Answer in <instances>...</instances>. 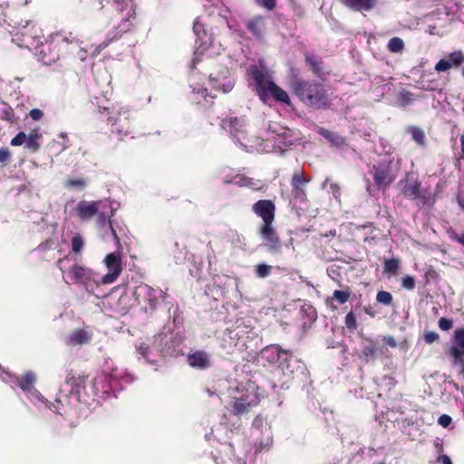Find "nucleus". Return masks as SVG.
Returning <instances> with one entry per match:
<instances>
[{
	"mask_svg": "<svg viewBox=\"0 0 464 464\" xmlns=\"http://www.w3.org/2000/svg\"><path fill=\"white\" fill-rule=\"evenodd\" d=\"M345 325L349 330H355L357 327L356 317L353 312H350L345 316Z\"/></svg>",
	"mask_w": 464,
	"mask_h": 464,
	"instance_id": "obj_41",
	"label": "nucleus"
},
{
	"mask_svg": "<svg viewBox=\"0 0 464 464\" xmlns=\"http://www.w3.org/2000/svg\"><path fill=\"white\" fill-rule=\"evenodd\" d=\"M119 27H120V32L118 34H114L107 43L102 44V46L100 45L101 48H104L105 46H107L109 44L110 42H111L112 40L117 38L120 35V34H122L123 32H126L130 29V24L129 18L123 19L121 24L119 25Z\"/></svg>",
	"mask_w": 464,
	"mask_h": 464,
	"instance_id": "obj_35",
	"label": "nucleus"
},
{
	"mask_svg": "<svg viewBox=\"0 0 464 464\" xmlns=\"http://www.w3.org/2000/svg\"><path fill=\"white\" fill-rule=\"evenodd\" d=\"M193 31L197 36V49L191 63L190 80H196V71L204 70L213 64V58L222 52L220 44L214 43L213 34L206 24L197 18L194 22Z\"/></svg>",
	"mask_w": 464,
	"mask_h": 464,
	"instance_id": "obj_1",
	"label": "nucleus"
},
{
	"mask_svg": "<svg viewBox=\"0 0 464 464\" xmlns=\"http://www.w3.org/2000/svg\"><path fill=\"white\" fill-rule=\"evenodd\" d=\"M308 180L304 178L302 172L296 171L294 173L292 178V187L295 198H300L303 199L304 196V188Z\"/></svg>",
	"mask_w": 464,
	"mask_h": 464,
	"instance_id": "obj_25",
	"label": "nucleus"
},
{
	"mask_svg": "<svg viewBox=\"0 0 464 464\" xmlns=\"http://www.w3.org/2000/svg\"><path fill=\"white\" fill-rule=\"evenodd\" d=\"M224 182L226 183H233V184H236L237 186H241V187H244V186H251L252 185V180L246 177H244L240 174H237L235 175L232 179H228L227 177H225L224 178Z\"/></svg>",
	"mask_w": 464,
	"mask_h": 464,
	"instance_id": "obj_30",
	"label": "nucleus"
},
{
	"mask_svg": "<svg viewBox=\"0 0 464 464\" xmlns=\"http://www.w3.org/2000/svg\"><path fill=\"white\" fill-rule=\"evenodd\" d=\"M400 261L396 258L389 259L384 264V271L390 273H396L399 268Z\"/></svg>",
	"mask_w": 464,
	"mask_h": 464,
	"instance_id": "obj_39",
	"label": "nucleus"
},
{
	"mask_svg": "<svg viewBox=\"0 0 464 464\" xmlns=\"http://www.w3.org/2000/svg\"><path fill=\"white\" fill-rule=\"evenodd\" d=\"M193 88V92L195 93V102H197L198 103H201V98L203 99H206L207 98V89H200V88H197L195 86L192 87Z\"/></svg>",
	"mask_w": 464,
	"mask_h": 464,
	"instance_id": "obj_44",
	"label": "nucleus"
},
{
	"mask_svg": "<svg viewBox=\"0 0 464 464\" xmlns=\"http://www.w3.org/2000/svg\"><path fill=\"white\" fill-rule=\"evenodd\" d=\"M372 175L376 185L380 188H387L394 179L390 165L374 167Z\"/></svg>",
	"mask_w": 464,
	"mask_h": 464,
	"instance_id": "obj_20",
	"label": "nucleus"
},
{
	"mask_svg": "<svg viewBox=\"0 0 464 464\" xmlns=\"http://www.w3.org/2000/svg\"><path fill=\"white\" fill-rule=\"evenodd\" d=\"M455 362H462L464 355V329H457L455 331V344L451 349Z\"/></svg>",
	"mask_w": 464,
	"mask_h": 464,
	"instance_id": "obj_24",
	"label": "nucleus"
},
{
	"mask_svg": "<svg viewBox=\"0 0 464 464\" xmlns=\"http://www.w3.org/2000/svg\"><path fill=\"white\" fill-rule=\"evenodd\" d=\"M452 321L445 317L439 320V327L443 331H448L452 327Z\"/></svg>",
	"mask_w": 464,
	"mask_h": 464,
	"instance_id": "obj_46",
	"label": "nucleus"
},
{
	"mask_svg": "<svg viewBox=\"0 0 464 464\" xmlns=\"http://www.w3.org/2000/svg\"><path fill=\"white\" fill-rule=\"evenodd\" d=\"M188 364L196 369L205 370L211 366V356L204 351H195L188 354Z\"/></svg>",
	"mask_w": 464,
	"mask_h": 464,
	"instance_id": "obj_19",
	"label": "nucleus"
},
{
	"mask_svg": "<svg viewBox=\"0 0 464 464\" xmlns=\"http://www.w3.org/2000/svg\"><path fill=\"white\" fill-rule=\"evenodd\" d=\"M421 89H423V90H434L435 87L434 86H428V87H421Z\"/></svg>",
	"mask_w": 464,
	"mask_h": 464,
	"instance_id": "obj_60",
	"label": "nucleus"
},
{
	"mask_svg": "<svg viewBox=\"0 0 464 464\" xmlns=\"http://www.w3.org/2000/svg\"><path fill=\"white\" fill-rule=\"evenodd\" d=\"M87 180L83 178H70L64 181V187L72 189L82 191L87 186Z\"/></svg>",
	"mask_w": 464,
	"mask_h": 464,
	"instance_id": "obj_28",
	"label": "nucleus"
},
{
	"mask_svg": "<svg viewBox=\"0 0 464 464\" xmlns=\"http://www.w3.org/2000/svg\"><path fill=\"white\" fill-rule=\"evenodd\" d=\"M439 339V334L435 332H428L424 334V340L428 343H431Z\"/></svg>",
	"mask_w": 464,
	"mask_h": 464,
	"instance_id": "obj_47",
	"label": "nucleus"
},
{
	"mask_svg": "<svg viewBox=\"0 0 464 464\" xmlns=\"http://www.w3.org/2000/svg\"><path fill=\"white\" fill-rule=\"evenodd\" d=\"M261 357L270 364L284 368V364L287 362L289 354L287 352L281 350L278 346L271 345L262 350Z\"/></svg>",
	"mask_w": 464,
	"mask_h": 464,
	"instance_id": "obj_16",
	"label": "nucleus"
},
{
	"mask_svg": "<svg viewBox=\"0 0 464 464\" xmlns=\"http://www.w3.org/2000/svg\"><path fill=\"white\" fill-rule=\"evenodd\" d=\"M413 101H415V96L413 93L410 92H407V91H402L399 93L398 95V102L400 103V105L401 106H406V105H409L411 104Z\"/></svg>",
	"mask_w": 464,
	"mask_h": 464,
	"instance_id": "obj_34",
	"label": "nucleus"
},
{
	"mask_svg": "<svg viewBox=\"0 0 464 464\" xmlns=\"http://www.w3.org/2000/svg\"><path fill=\"white\" fill-rule=\"evenodd\" d=\"M41 59H42L43 63H45V64H49V63H52V61L54 60V58L53 59L45 60L44 56H42Z\"/></svg>",
	"mask_w": 464,
	"mask_h": 464,
	"instance_id": "obj_58",
	"label": "nucleus"
},
{
	"mask_svg": "<svg viewBox=\"0 0 464 464\" xmlns=\"http://www.w3.org/2000/svg\"><path fill=\"white\" fill-rule=\"evenodd\" d=\"M295 92L307 105L317 108L327 105V98L324 95L323 88L318 84L298 82L295 84Z\"/></svg>",
	"mask_w": 464,
	"mask_h": 464,
	"instance_id": "obj_7",
	"label": "nucleus"
},
{
	"mask_svg": "<svg viewBox=\"0 0 464 464\" xmlns=\"http://www.w3.org/2000/svg\"><path fill=\"white\" fill-rule=\"evenodd\" d=\"M306 60L311 64V66L313 67V69L315 72L319 71V63L318 62H316L314 58H307Z\"/></svg>",
	"mask_w": 464,
	"mask_h": 464,
	"instance_id": "obj_52",
	"label": "nucleus"
},
{
	"mask_svg": "<svg viewBox=\"0 0 464 464\" xmlns=\"http://www.w3.org/2000/svg\"><path fill=\"white\" fill-rule=\"evenodd\" d=\"M420 184L417 179L411 178L405 180L402 192L406 197L417 198L419 196Z\"/></svg>",
	"mask_w": 464,
	"mask_h": 464,
	"instance_id": "obj_27",
	"label": "nucleus"
},
{
	"mask_svg": "<svg viewBox=\"0 0 464 464\" xmlns=\"http://www.w3.org/2000/svg\"><path fill=\"white\" fill-rule=\"evenodd\" d=\"M292 131L280 124L274 122L268 127V135L274 141L273 148L283 150L282 146L288 147L293 144L291 138Z\"/></svg>",
	"mask_w": 464,
	"mask_h": 464,
	"instance_id": "obj_12",
	"label": "nucleus"
},
{
	"mask_svg": "<svg viewBox=\"0 0 464 464\" xmlns=\"http://www.w3.org/2000/svg\"><path fill=\"white\" fill-rule=\"evenodd\" d=\"M256 272L258 277L265 278L270 275L271 266L266 264H258L256 266Z\"/></svg>",
	"mask_w": 464,
	"mask_h": 464,
	"instance_id": "obj_38",
	"label": "nucleus"
},
{
	"mask_svg": "<svg viewBox=\"0 0 464 464\" xmlns=\"http://www.w3.org/2000/svg\"><path fill=\"white\" fill-rule=\"evenodd\" d=\"M113 215V209L111 210V215H107L105 212L102 211L98 213V217L96 219V225L98 228L102 231V236L105 237L107 233H111L116 243H120V239L113 229L111 222L110 217Z\"/></svg>",
	"mask_w": 464,
	"mask_h": 464,
	"instance_id": "obj_21",
	"label": "nucleus"
},
{
	"mask_svg": "<svg viewBox=\"0 0 464 464\" xmlns=\"http://www.w3.org/2000/svg\"><path fill=\"white\" fill-rule=\"evenodd\" d=\"M69 36L71 37V39L69 37L63 36V41L72 43L75 40V38L72 36V34H70Z\"/></svg>",
	"mask_w": 464,
	"mask_h": 464,
	"instance_id": "obj_56",
	"label": "nucleus"
},
{
	"mask_svg": "<svg viewBox=\"0 0 464 464\" xmlns=\"http://www.w3.org/2000/svg\"><path fill=\"white\" fill-rule=\"evenodd\" d=\"M103 264L107 273L102 277L101 282L104 285L114 283L123 270L121 254L117 251L106 255Z\"/></svg>",
	"mask_w": 464,
	"mask_h": 464,
	"instance_id": "obj_9",
	"label": "nucleus"
},
{
	"mask_svg": "<svg viewBox=\"0 0 464 464\" xmlns=\"http://www.w3.org/2000/svg\"><path fill=\"white\" fill-rule=\"evenodd\" d=\"M10 158V152L7 148L0 149V163L5 162Z\"/></svg>",
	"mask_w": 464,
	"mask_h": 464,
	"instance_id": "obj_51",
	"label": "nucleus"
},
{
	"mask_svg": "<svg viewBox=\"0 0 464 464\" xmlns=\"http://www.w3.org/2000/svg\"><path fill=\"white\" fill-rule=\"evenodd\" d=\"M29 115L34 121H39L44 116V112L39 109H32Z\"/></svg>",
	"mask_w": 464,
	"mask_h": 464,
	"instance_id": "obj_49",
	"label": "nucleus"
},
{
	"mask_svg": "<svg viewBox=\"0 0 464 464\" xmlns=\"http://www.w3.org/2000/svg\"><path fill=\"white\" fill-rule=\"evenodd\" d=\"M342 4L354 11H370L378 0H341Z\"/></svg>",
	"mask_w": 464,
	"mask_h": 464,
	"instance_id": "obj_23",
	"label": "nucleus"
},
{
	"mask_svg": "<svg viewBox=\"0 0 464 464\" xmlns=\"http://www.w3.org/2000/svg\"><path fill=\"white\" fill-rule=\"evenodd\" d=\"M12 34V41L20 47L37 50L42 43V30L31 21L21 22Z\"/></svg>",
	"mask_w": 464,
	"mask_h": 464,
	"instance_id": "obj_5",
	"label": "nucleus"
},
{
	"mask_svg": "<svg viewBox=\"0 0 464 464\" xmlns=\"http://www.w3.org/2000/svg\"><path fill=\"white\" fill-rule=\"evenodd\" d=\"M318 132L336 146H342L344 144L343 138L337 135L336 133L331 132L330 130L324 129H320Z\"/></svg>",
	"mask_w": 464,
	"mask_h": 464,
	"instance_id": "obj_29",
	"label": "nucleus"
},
{
	"mask_svg": "<svg viewBox=\"0 0 464 464\" xmlns=\"http://www.w3.org/2000/svg\"><path fill=\"white\" fill-rule=\"evenodd\" d=\"M247 28L252 34L259 37L263 30V21L261 18H255L247 23Z\"/></svg>",
	"mask_w": 464,
	"mask_h": 464,
	"instance_id": "obj_31",
	"label": "nucleus"
},
{
	"mask_svg": "<svg viewBox=\"0 0 464 464\" xmlns=\"http://www.w3.org/2000/svg\"><path fill=\"white\" fill-rule=\"evenodd\" d=\"M252 209L262 218L263 224L272 225L275 219L276 206L271 200H258L253 205Z\"/></svg>",
	"mask_w": 464,
	"mask_h": 464,
	"instance_id": "obj_18",
	"label": "nucleus"
},
{
	"mask_svg": "<svg viewBox=\"0 0 464 464\" xmlns=\"http://www.w3.org/2000/svg\"><path fill=\"white\" fill-rule=\"evenodd\" d=\"M155 342L140 340L135 343V349L138 355L142 357L147 363L157 365L161 357V352L154 347Z\"/></svg>",
	"mask_w": 464,
	"mask_h": 464,
	"instance_id": "obj_14",
	"label": "nucleus"
},
{
	"mask_svg": "<svg viewBox=\"0 0 464 464\" xmlns=\"http://www.w3.org/2000/svg\"><path fill=\"white\" fill-rule=\"evenodd\" d=\"M270 444H271V439L268 437V438L266 439V446H269Z\"/></svg>",
	"mask_w": 464,
	"mask_h": 464,
	"instance_id": "obj_61",
	"label": "nucleus"
},
{
	"mask_svg": "<svg viewBox=\"0 0 464 464\" xmlns=\"http://www.w3.org/2000/svg\"><path fill=\"white\" fill-rule=\"evenodd\" d=\"M459 363H461V370H460V374L462 375V377L464 378V362H458Z\"/></svg>",
	"mask_w": 464,
	"mask_h": 464,
	"instance_id": "obj_59",
	"label": "nucleus"
},
{
	"mask_svg": "<svg viewBox=\"0 0 464 464\" xmlns=\"http://www.w3.org/2000/svg\"><path fill=\"white\" fill-rule=\"evenodd\" d=\"M208 82L210 86L224 93L229 92L234 87V80L227 69H221L217 72L208 73Z\"/></svg>",
	"mask_w": 464,
	"mask_h": 464,
	"instance_id": "obj_11",
	"label": "nucleus"
},
{
	"mask_svg": "<svg viewBox=\"0 0 464 464\" xmlns=\"http://www.w3.org/2000/svg\"><path fill=\"white\" fill-rule=\"evenodd\" d=\"M438 461H440L442 464H452L450 459L447 455H441L438 458Z\"/></svg>",
	"mask_w": 464,
	"mask_h": 464,
	"instance_id": "obj_53",
	"label": "nucleus"
},
{
	"mask_svg": "<svg viewBox=\"0 0 464 464\" xmlns=\"http://www.w3.org/2000/svg\"><path fill=\"white\" fill-rule=\"evenodd\" d=\"M260 235L265 246L269 251L274 253L280 251L281 243L273 225L262 224L260 227Z\"/></svg>",
	"mask_w": 464,
	"mask_h": 464,
	"instance_id": "obj_17",
	"label": "nucleus"
},
{
	"mask_svg": "<svg viewBox=\"0 0 464 464\" xmlns=\"http://www.w3.org/2000/svg\"><path fill=\"white\" fill-rule=\"evenodd\" d=\"M224 128L227 129L231 135L240 143L242 147L247 150H257L261 152H269L270 146L266 143L263 145V141L258 137H248L247 131L245 130L243 121L239 119H230L224 121Z\"/></svg>",
	"mask_w": 464,
	"mask_h": 464,
	"instance_id": "obj_4",
	"label": "nucleus"
},
{
	"mask_svg": "<svg viewBox=\"0 0 464 464\" xmlns=\"http://www.w3.org/2000/svg\"><path fill=\"white\" fill-rule=\"evenodd\" d=\"M105 201H86L82 200L77 203L73 209V215L82 221H87L94 217L100 209L105 206Z\"/></svg>",
	"mask_w": 464,
	"mask_h": 464,
	"instance_id": "obj_13",
	"label": "nucleus"
},
{
	"mask_svg": "<svg viewBox=\"0 0 464 464\" xmlns=\"http://www.w3.org/2000/svg\"><path fill=\"white\" fill-rule=\"evenodd\" d=\"M256 2L267 9H273L276 5V0H256Z\"/></svg>",
	"mask_w": 464,
	"mask_h": 464,
	"instance_id": "obj_50",
	"label": "nucleus"
},
{
	"mask_svg": "<svg viewBox=\"0 0 464 464\" xmlns=\"http://www.w3.org/2000/svg\"><path fill=\"white\" fill-rule=\"evenodd\" d=\"M53 411H56L57 412H59L55 406H53Z\"/></svg>",
	"mask_w": 464,
	"mask_h": 464,
	"instance_id": "obj_64",
	"label": "nucleus"
},
{
	"mask_svg": "<svg viewBox=\"0 0 464 464\" xmlns=\"http://www.w3.org/2000/svg\"><path fill=\"white\" fill-rule=\"evenodd\" d=\"M410 133L411 135V138L418 143V144H423L425 140L424 132L418 128L412 127L410 129Z\"/></svg>",
	"mask_w": 464,
	"mask_h": 464,
	"instance_id": "obj_36",
	"label": "nucleus"
},
{
	"mask_svg": "<svg viewBox=\"0 0 464 464\" xmlns=\"http://www.w3.org/2000/svg\"><path fill=\"white\" fill-rule=\"evenodd\" d=\"M458 202L460 208L464 210V198H459Z\"/></svg>",
	"mask_w": 464,
	"mask_h": 464,
	"instance_id": "obj_57",
	"label": "nucleus"
},
{
	"mask_svg": "<svg viewBox=\"0 0 464 464\" xmlns=\"http://www.w3.org/2000/svg\"><path fill=\"white\" fill-rule=\"evenodd\" d=\"M84 246L83 238L80 235H75L72 238V249L75 253H79L82 250Z\"/></svg>",
	"mask_w": 464,
	"mask_h": 464,
	"instance_id": "obj_37",
	"label": "nucleus"
},
{
	"mask_svg": "<svg viewBox=\"0 0 464 464\" xmlns=\"http://www.w3.org/2000/svg\"><path fill=\"white\" fill-rule=\"evenodd\" d=\"M66 261L67 258L60 259L58 261V266L63 273V278L65 283L80 284L86 289L95 283L94 272L92 269L78 264H74L67 269L65 266Z\"/></svg>",
	"mask_w": 464,
	"mask_h": 464,
	"instance_id": "obj_6",
	"label": "nucleus"
},
{
	"mask_svg": "<svg viewBox=\"0 0 464 464\" xmlns=\"http://www.w3.org/2000/svg\"><path fill=\"white\" fill-rule=\"evenodd\" d=\"M376 300L384 304H390L392 301V296L389 292L380 291L376 295Z\"/></svg>",
	"mask_w": 464,
	"mask_h": 464,
	"instance_id": "obj_40",
	"label": "nucleus"
},
{
	"mask_svg": "<svg viewBox=\"0 0 464 464\" xmlns=\"http://www.w3.org/2000/svg\"><path fill=\"white\" fill-rule=\"evenodd\" d=\"M92 334L86 330H76L68 337L67 343L72 345L83 344L91 340Z\"/></svg>",
	"mask_w": 464,
	"mask_h": 464,
	"instance_id": "obj_26",
	"label": "nucleus"
},
{
	"mask_svg": "<svg viewBox=\"0 0 464 464\" xmlns=\"http://www.w3.org/2000/svg\"><path fill=\"white\" fill-rule=\"evenodd\" d=\"M452 67H459L464 63V53L460 50L454 51L448 55Z\"/></svg>",
	"mask_w": 464,
	"mask_h": 464,
	"instance_id": "obj_32",
	"label": "nucleus"
},
{
	"mask_svg": "<svg viewBox=\"0 0 464 464\" xmlns=\"http://www.w3.org/2000/svg\"><path fill=\"white\" fill-rule=\"evenodd\" d=\"M240 394L235 396L233 410L237 414L244 413L259 402L258 388L253 382L242 386Z\"/></svg>",
	"mask_w": 464,
	"mask_h": 464,
	"instance_id": "obj_8",
	"label": "nucleus"
},
{
	"mask_svg": "<svg viewBox=\"0 0 464 464\" xmlns=\"http://www.w3.org/2000/svg\"><path fill=\"white\" fill-rule=\"evenodd\" d=\"M111 124V130L122 137L130 132V120L127 111L122 109L114 110L109 117Z\"/></svg>",
	"mask_w": 464,
	"mask_h": 464,
	"instance_id": "obj_15",
	"label": "nucleus"
},
{
	"mask_svg": "<svg viewBox=\"0 0 464 464\" xmlns=\"http://www.w3.org/2000/svg\"><path fill=\"white\" fill-rule=\"evenodd\" d=\"M388 48L392 53H401L404 49V43L401 38L393 37L389 41Z\"/></svg>",
	"mask_w": 464,
	"mask_h": 464,
	"instance_id": "obj_33",
	"label": "nucleus"
},
{
	"mask_svg": "<svg viewBox=\"0 0 464 464\" xmlns=\"http://www.w3.org/2000/svg\"><path fill=\"white\" fill-rule=\"evenodd\" d=\"M132 294L139 303L140 302V299H142L143 301L150 302L151 305H154V301L157 299V292L150 286L144 284L137 285Z\"/></svg>",
	"mask_w": 464,
	"mask_h": 464,
	"instance_id": "obj_22",
	"label": "nucleus"
},
{
	"mask_svg": "<svg viewBox=\"0 0 464 464\" xmlns=\"http://www.w3.org/2000/svg\"><path fill=\"white\" fill-rule=\"evenodd\" d=\"M375 353V350L374 348L372 347H367L363 350V354L366 356V357H372L373 356Z\"/></svg>",
	"mask_w": 464,
	"mask_h": 464,
	"instance_id": "obj_54",
	"label": "nucleus"
},
{
	"mask_svg": "<svg viewBox=\"0 0 464 464\" xmlns=\"http://www.w3.org/2000/svg\"><path fill=\"white\" fill-rule=\"evenodd\" d=\"M455 239H456L458 242H459V243H461L462 245H464V232H463V233H461V234H459V235H457V236L455 237Z\"/></svg>",
	"mask_w": 464,
	"mask_h": 464,
	"instance_id": "obj_55",
	"label": "nucleus"
},
{
	"mask_svg": "<svg viewBox=\"0 0 464 464\" xmlns=\"http://www.w3.org/2000/svg\"><path fill=\"white\" fill-rule=\"evenodd\" d=\"M401 285L404 289L412 290L415 287V279L411 276L402 277Z\"/></svg>",
	"mask_w": 464,
	"mask_h": 464,
	"instance_id": "obj_43",
	"label": "nucleus"
},
{
	"mask_svg": "<svg viewBox=\"0 0 464 464\" xmlns=\"http://www.w3.org/2000/svg\"><path fill=\"white\" fill-rule=\"evenodd\" d=\"M389 344H391V345L394 346V345H395V343H394V341H393L392 339H391V341L389 342Z\"/></svg>",
	"mask_w": 464,
	"mask_h": 464,
	"instance_id": "obj_63",
	"label": "nucleus"
},
{
	"mask_svg": "<svg viewBox=\"0 0 464 464\" xmlns=\"http://www.w3.org/2000/svg\"><path fill=\"white\" fill-rule=\"evenodd\" d=\"M334 297L340 303L344 304L348 301L349 294L345 291L335 290L334 292Z\"/></svg>",
	"mask_w": 464,
	"mask_h": 464,
	"instance_id": "obj_45",
	"label": "nucleus"
},
{
	"mask_svg": "<svg viewBox=\"0 0 464 464\" xmlns=\"http://www.w3.org/2000/svg\"><path fill=\"white\" fill-rule=\"evenodd\" d=\"M451 420H451V417H450V416L444 414V415H441V416L439 418V420H438V423H439L440 426H442V427L446 428V427H448V426L451 423Z\"/></svg>",
	"mask_w": 464,
	"mask_h": 464,
	"instance_id": "obj_48",
	"label": "nucleus"
},
{
	"mask_svg": "<svg viewBox=\"0 0 464 464\" xmlns=\"http://www.w3.org/2000/svg\"><path fill=\"white\" fill-rule=\"evenodd\" d=\"M461 150H462V153L464 155V140H462V144H461Z\"/></svg>",
	"mask_w": 464,
	"mask_h": 464,
	"instance_id": "obj_62",
	"label": "nucleus"
},
{
	"mask_svg": "<svg viewBox=\"0 0 464 464\" xmlns=\"http://www.w3.org/2000/svg\"><path fill=\"white\" fill-rule=\"evenodd\" d=\"M250 72L256 81L257 93L264 102L273 97L278 102L289 104L290 100L286 92L272 82L265 70L251 66Z\"/></svg>",
	"mask_w": 464,
	"mask_h": 464,
	"instance_id": "obj_2",
	"label": "nucleus"
},
{
	"mask_svg": "<svg viewBox=\"0 0 464 464\" xmlns=\"http://www.w3.org/2000/svg\"><path fill=\"white\" fill-rule=\"evenodd\" d=\"M451 63L449 61V59H440L436 64H435V70L437 72H446L451 68Z\"/></svg>",
	"mask_w": 464,
	"mask_h": 464,
	"instance_id": "obj_42",
	"label": "nucleus"
},
{
	"mask_svg": "<svg viewBox=\"0 0 464 464\" xmlns=\"http://www.w3.org/2000/svg\"><path fill=\"white\" fill-rule=\"evenodd\" d=\"M132 376L123 369L114 367L107 362L103 373L93 382V386L98 392L109 393L122 383H130L132 382Z\"/></svg>",
	"mask_w": 464,
	"mask_h": 464,
	"instance_id": "obj_3",
	"label": "nucleus"
},
{
	"mask_svg": "<svg viewBox=\"0 0 464 464\" xmlns=\"http://www.w3.org/2000/svg\"><path fill=\"white\" fill-rule=\"evenodd\" d=\"M42 138L40 128H34L28 134L24 131L18 132L12 140V146H21L25 144V148L30 151L35 152L40 149L39 140Z\"/></svg>",
	"mask_w": 464,
	"mask_h": 464,
	"instance_id": "obj_10",
	"label": "nucleus"
}]
</instances>
